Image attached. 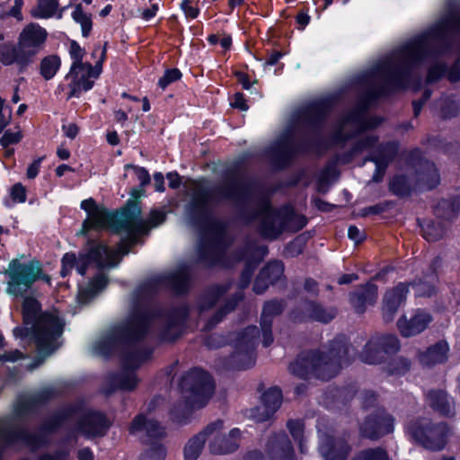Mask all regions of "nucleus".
<instances>
[{
	"instance_id": "obj_1",
	"label": "nucleus",
	"mask_w": 460,
	"mask_h": 460,
	"mask_svg": "<svg viewBox=\"0 0 460 460\" xmlns=\"http://www.w3.org/2000/svg\"><path fill=\"white\" fill-rule=\"evenodd\" d=\"M424 63L429 64V82L443 75L451 82L460 81V11L442 16L425 32L381 59L367 73V80L382 86L405 87L408 71Z\"/></svg>"
},
{
	"instance_id": "obj_2",
	"label": "nucleus",
	"mask_w": 460,
	"mask_h": 460,
	"mask_svg": "<svg viewBox=\"0 0 460 460\" xmlns=\"http://www.w3.org/2000/svg\"><path fill=\"white\" fill-rule=\"evenodd\" d=\"M125 229L128 234V240L111 249L101 243H91L89 251L79 254L78 258L74 253H66L62 258L61 275L66 277L75 267L81 275L85 273L86 268L90 265L97 267H111L119 263L122 255L129 252L128 246L136 243L137 236L143 234L147 230V225L156 226L164 220V214L162 211L155 210L150 214L148 222L140 217V209L137 204H132L124 212Z\"/></svg>"
},
{
	"instance_id": "obj_3",
	"label": "nucleus",
	"mask_w": 460,
	"mask_h": 460,
	"mask_svg": "<svg viewBox=\"0 0 460 460\" xmlns=\"http://www.w3.org/2000/svg\"><path fill=\"white\" fill-rule=\"evenodd\" d=\"M23 327L13 330L18 339L33 341L40 354L49 355L60 345L64 321L57 311L40 314V305L33 297L22 304Z\"/></svg>"
},
{
	"instance_id": "obj_4",
	"label": "nucleus",
	"mask_w": 460,
	"mask_h": 460,
	"mask_svg": "<svg viewBox=\"0 0 460 460\" xmlns=\"http://www.w3.org/2000/svg\"><path fill=\"white\" fill-rule=\"evenodd\" d=\"M380 123L376 118H367L361 113H352L343 119L336 132L337 141H343L349 137V133L353 131L356 137V142L351 148L350 152L347 155L339 157L341 163H349L354 160L358 155L364 153L368 154L366 160L375 162L376 167V173H383L390 156L386 155H377L376 154V146L377 137L369 131L370 128L376 127Z\"/></svg>"
},
{
	"instance_id": "obj_5",
	"label": "nucleus",
	"mask_w": 460,
	"mask_h": 460,
	"mask_svg": "<svg viewBox=\"0 0 460 460\" xmlns=\"http://www.w3.org/2000/svg\"><path fill=\"white\" fill-rule=\"evenodd\" d=\"M353 351V349L345 344L339 343L331 350V358L327 360L325 357L318 352L309 353L307 356L297 358L290 364V371L301 377L306 378L309 375H314L321 379H329L338 373L335 367L336 363L347 364V356Z\"/></svg>"
},
{
	"instance_id": "obj_6",
	"label": "nucleus",
	"mask_w": 460,
	"mask_h": 460,
	"mask_svg": "<svg viewBox=\"0 0 460 460\" xmlns=\"http://www.w3.org/2000/svg\"><path fill=\"white\" fill-rule=\"evenodd\" d=\"M150 323L147 314L142 310L135 311L123 323L114 327L109 333L93 344V351L102 356L110 355L122 343L142 337Z\"/></svg>"
},
{
	"instance_id": "obj_7",
	"label": "nucleus",
	"mask_w": 460,
	"mask_h": 460,
	"mask_svg": "<svg viewBox=\"0 0 460 460\" xmlns=\"http://www.w3.org/2000/svg\"><path fill=\"white\" fill-rule=\"evenodd\" d=\"M209 200L210 196L208 193L201 192L197 194L190 205L189 212L192 217H199L208 224L207 234L208 240L202 243L199 248L200 259L208 261L210 263H217L221 260L220 256L223 247L220 241L223 237V232L217 224L209 219Z\"/></svg>"
},
{
	"instance_id": "obj_8",
	"label": "nucleus",
	"mask_w": 460,
	"mask_h": 460,
	"mask_svg": "<svg viewBox=\"0 0 460 460\" xmlns=\"http://www.w3.org/2000/svg\"><path fill=\"white\" fill-rule=\"evenodd\" d=\"M4 275L7 278L6 292L14 296L24 295L38 279L50 283V278L43 274L40 263L35 261L22 262L19 260H13Z\"/></svg>"
},
{
	"instance_id": "obj_9",
	"label": "nucleus",
	"mask_w": 460,
	"mask_h": 460,
	"mask_svg": "<svg viewBox=\"0 0 460 460\" xmlns=\"http://www.w3.org/2000/svg\"><path fill=\"white\" fill-rule=\"evenodd\" d=\"M185 407H203L214 393V383L211 376L200 369L188 372L180 384Z\"/></svg>"
},
{
	"instance_id": "obj_10",
	"label": "nucleus",
	"mask_w": 460,
	"mask_h": 460,
	"mask_svg": "<svg viewBox=\"0 0 460 460\" xmlns=\"http://www.w3.org/2000/svg\"><path fill=\"white\" fill-rule=\"evenodd\" d=\"M406 432L425 448L434 451L443 449L451 434V430L446 423L433 424L428 419H420L408 423Z\"/></svg>"
},
{
	"instance_id": "obj_11",
	"label": "nucleus",
	"mask_w": 460,
	"mask_h": 460,
	"mask_svg": "<svg viewBox=\"0 0 460 460\" xmlns=\"http://www.w3.org/2000/svg\"><path fill=\"white\" fill-rule=\"evenodd\" d=\"M93 55L100 56V59L93 66L90 63L71 66L66 79L69 81L68 98L78 97L83 92H87L93 88L95 80L102 73V63L105 57V49L103 48H95Z\"/></svg>"
},
{
	"instance_id": "obj_12",
	"label": "nucleus",
	"mask_w": 460,
	"mask_h": 460,
	"mask_svg": "<svg viewBox=\"0 0 460 460\" xmlns=\"http://www.w3.org/2000/svg\"><path fill=\"white\" fill-rule=\"evenodd\" d=\"M149 356V350L138 347L131 348L130 351L123 357L124 369L118 375L110 376L108 381L110 387L106 389V393H111L116 389L124 391L135 389L138 384V379L136 374L129 371V369L138 367Z\"/></svg>"
},
{
	"instance_id": "obj_13",
	"label": "nucleus",
	"mask_w": 460,
	"mask_h": 460,
	"mask_svg": "<svg viewBox=\"0 0 460 460\" xmlns=\"http://www.w3.org/2000/svg\"><path fill=\"white\" fill-rule=\"evenodd\" d=\"M209 451L215 455L231 453L237 449L241 431L233 429L228 435L223 434V421L217 420L206 428Z\"/></svg>"
},
{
	"instance_id": "obj_14",
	"label": "nucleus",
	"mask_w": 460,
	"mask_h": 460,
	"mask_svg": "<svg viewBox=\"0 0 460 460\" xmlns=\"http://www.w3.org/2000/svg\"><path fill=\"white\" fill-rule=\"evenodd\" d=\"M258 330L254 326L248 327L243 333L238 334L235 340L236 351L232 357L235 367L245 369L255 364L254 347Z\"/></svg>"
},
{
	"instance_id": "obj_15",
	"label": "nucleus",
	"mask_w": 460,
	"mask_h": 460,
	"mask_svg": "<svg viewBox=\"0 0 460 460\" xmlns=\"http://www.w3.org/2000/svg\"><path fill=\"white\" fill-rule=\"evenodd\" d=\"M47 38V31L38 23L31 22L22 29L18 38V45L30 63L42 49Z\"/></svg>"
},
{
	"instance_id": "obj_16",
	"label": "nucleus",
	"mask_w": 460,
	"mask_h": 460,
	"mask_svg": "<svg viewBox=\"0 0 460 460\" xmlns=\"http://www.w3.org/2000/svg\"><path fill=\"white\" fill-rule=\"evenodd\" d=\"M399 347V341L395 335L372 337L360 355L361 360L367 364H376L381 360L383 353L396 352Z\"/></svg>"
},
{
	"instance_id": "obj_17",
	"label": "nucleus",
	"mask_w": 460,
	"mask_h": 460,
	"mask_svg": "<svg viewBox=\"0 0 460 460\" xmlns=\"http://www.w3.org/2000/svg\"><path fill=\"white\" fill-rule=\"evenodd\" d=\"M393 430L394 420L385 412H378L372 417H368L360 427L362 435L371 439H376L391 433Z\"/></svg>"
},
{
	"instance_id": "obj_18",
	"label": "nucleus",
	"mask_w": 460,
	"mask_h": 460,
	"mask_svg": "<svg viewBox=\"0 0 460 460\" xmlns=\"http://www.w3.org/2000/svg\"><path fill=\"white\" fill-rule=\"evenodd\" d=\"M81 208L87 213V217L83 224V233H87L90 229H101L107 226L110 218L108 212L96 206L93 199H87L81 202Z\"/></svg>"
},
{
	"instance_id": "obj_19",
	"label": "nucleus",
	"mask_w": 460,
	"mask_h": 460,
	"mask_svg": "<svg viewBox=\"0 0 460 460\" xmlns=\"http://www.w3.org/2000/svg\"><path fill=\"white\" fill-rule=\"evenodd\" d=\"M266 454L270 460H295L292 445L283 432L275 434L269 438Z\"/></svg>"
},
{
	"instance_id": "obj_20",
	"label": "nucleus",
	"mask_w": 460,
	"mask_h": 460,
	"mask_svg": "<svg viewBox=\"0 0 460 460\" xmlns=\"http://www.w3.org/2000/svg\"><path fill=\"white\" fill-rule=\"evenodd\" d=\"M431 322L429 313L418 310L410 319L403 316L398 320L397 326L404 337L417 335L423 332Z\"/></svg>"
},
{
	"instance_id": "obj_21",
	"label": "nucleus",
	"mask_w": 460,
	"mask_h": 460,
	"mask_svg": "<svg viewBox=\"0 0 460 460\" xmlns=\"http://www.w3.org/2000/svg\"><path fill=\"white\" fill-rule=\"evenodd\" d=\"M319 451L326 460H343L349 454L347 443L341 438H334L329 435H320Z\"/></svg>"
},
{
	"instance_id": "obj_22",
	"label": "nucleus",
	"mask_w": 460,
	"mask_h": 460,
	"mask_svg": "<svg viewBox=\"0 0 460 460\" xmlns=\"http://www.w3.org/2000/svg\"><path fill=\"white\" fill-rule=\"evenodd\" d=\"M281 391L277 387L268 389L262 395V403L253 411L252 416L258 421L268 420L281 404Z\"/></svg>"
},
{
	"instance_id": "obj_23",
	"label": "nucleus",
	"mask_w": 460,
	"mask_h": 460,
	"mask_svg": "<svg viewBox=\"0 0 460 460\" xmlns=\"http://www.w3.org/2000/svg\"><path fill=\"white\" fill-rule=\"evenodd\" d=\"M407 293L408 288L402 283L385 293L383 300V314L386 321L392 320L394 313L406 299Z\"/></svg>"
},
{
	"instance_id": "obj_24",
	"label": "nucleus",
	"mask_w": 460,
	"mask_h": 460,
	"mask_svg": "<svg viewBox=\"0 0 460 460\" xmlns=\"http://www.w3.org/2000/svg\"><path fill=\"white\" fill-rule=\"evenodd\" d=\"M4 40V35L0 33V41H3ZM0 62L4 66L16 64L21 69L25 68L31 64L20 47H15L10 42H0Z\"/></svg>"
},
{
	"instance_id": "obj_25",
	"label": "nucleus",
	"mask_w": 460,
	"mask_h": 460,
	"mask_svg": "<svg viewBox=\"0 0 460 460\" xmlns=\"http://www.w3.org/2000/svg\"><path fill=\"white\" fill-rule=\"evenodd\" d=\"M110 422L105 416L99 412L86 415L79 425V431L87 437L103 435L109 428Z\"/></svg>"
},
{
	"instance_id": "obj_26",
	"label": "nucleus",
	"mask_w": 460,
	"mask_h": 460,
	"mask_svg": "<svg viewBox=\"0 0 460 460\" xmlns=\"http://www.w3.org/2000/svg\"><path fill=\"white\" fill-rule=\"evenodd\" d=\"M283 310V305L279 301H270L264 305L261 314V332L262 342L265 347L271 344L273 337L271 334V321L274 315L280 314Z\"/></svg>"
},
{
	"instance_id": "obj_27",
	"label": "nucleus",
	"mask_w": 460,
	"mask_h": 460,
	"mask_svg": "<svg viewBox=\"0 0 460 460\" xmlns=\"http://www.w3.org/2000/svg\"><path fill=\"white\" fill-rule=\"evenodd\" d=\"M129 432L131 434H138L145 432L149 438H162L164 436V429L156 421L146 419L143 414L137 415L132 421Z\"/></svg>"
},
{
	"instance_id": "obj_28",
	"label": "nucleus",
	"mask_w": 460,
	"mask_h": 460,
	"mask_svg": "<svg viewBox=\"0 0 460 460\" xmlns=\"http://www.w3.org/2000/svg\"><path fill=\"white\" fill-rule=\"evenodd\" d=\"M429 405L436 411L445 416L455 413L454 400L444 391H431L427 395Z\"/></svg>"
},
{
	"instance_id": "obj_29",
	"label": "nucleus",
	"mask_w": 460,
	"mask_h": 460,
	"mask_svg": "<svg viewBox=\"0 0 460 460\" xmlns=\"http://www.w3.org/2000/svg\"><path fill=\"white\" fill-rule=\"evenodd\" d=\"M376 297L377 287L373 283H367L360 291L351 295L350 302L358 313H362L368 305L375 304Z\"/></svg>"
},
{
	"instance_id": "obj_30",
	"label": "nucleus",
	"mask_w": 460,
	"mask_h": 460,
	"mask_svg": "<svg viewBox=\"0 0 460 460\" xmlns=\"http://www.w3.org/2000/svg\"><path fill=\"white\" fill-rule=\"evenodd\" d=\"M261 233L268 238H275L282 231V223L279 213L265 206L261 215Z\"/></svg>"
},
{
	"instance_id": "obj_31",
	"label": "nucleus",
	"mask_w": 460,
	"mask_h": 460,
	"mask_svg": "<svg viewBox=\"0 0 460 460\" xmlns=\"http://www.w3.org/2000/svg\"><path fill=\"white\" fill-rule=\"evenodd\" d=\"M449 347L446 341H438L429 347L426 352L420 355V361L424 366H433L443 363L447 358Z\"/></svg>"
},
{
	"instance_id": "obj_32",
	"label": "nucleus",
	"mask_w": 460,
	"mask_h": 460,
	"mask_svg": "<svg viewBox=\"0 0 460 460\" xmlns=\"http://www.w3.org/2000/svg\"><path fill=\"white\" fill-rule=\"evenodd\" d=\"M283 271L284 267L280 261H273L269 263L257 277L253 286L254 292L257 294H261L267 289V285L260 288V282L262 279H267L269 282L274 283L282 276Z\"/></svg>"
},
{
	"instance_id": "obj_33",
	"label": "nucleus",
	"mask_w": 460,
	"mask_h": 460,
	"mask_svg": "<svg viewBox=\"0 0 460 460\" xmlns=\"http://www.w3.org/2000/svg\"><path fill=\"white\" fill-rule=\"evenodd\" d=\"M107 285V279L103 274L97 275L87 286L79 285L77 299L80 304H85L94 297Z\"/></svg>"
},
{
	"instance_id": "obj_34",
	"label": "nucleus",
	"mask_w": 460,
	"mask_h": 460,
	"mask_svg": "<svg viewBox=\"0 0 460 460\" xmlns=\"http://www.w3.org/2000/svg\"><path fill=\"white\" fill-rule=\"evenodd\" d=\"M31 15L36 19L61 18L58 0H38L37 5L31 10Z\"/></svg>"
},
{
	"instance_id": "obj_35",
	"label": "nucleus",
	"mask_w": 460,
	"mask_h": 460,
	"mask_svg": "<svg viewBox=\"0 0 460 460\" xmlns=\"http://www.w3.org/2000/svg\"><path fill=\"white\" fill-rule=\"evenodd\" d=\"M205 442H208L206 429L191 438L184 447L185 460H197L200 455Z\"/></svg>"
},
{
	"instance_id": "obj_36",
	"label": "nucleus",
	"mask_w": 460,
	"mask_h": 460,
	"mask_svg": "<svg viewBox=\"0 0 460 460\" xmlns=\"http://www.w3.org/2000/svg\"><path fill=\"white\" fill-rule=\"evenodd\" d=\"M307 311L310 318L313 320L328 323L332 320L336 315V310L333 308H323L318 305H309Z\"/></svg>"
},
{
	"instance_id": "obj_37",
	"label": "nucleus",
	"mask_w": 460,
	"mask_h": 460,
	"mask_svg": "<svg viewBox=\"0 0 460 460\" xmlns=\"http://www.w3.org/2000/svg\"><path fill=\"white\" fill-rule=\"evenodd\" d=\"M59 66L60 59L57 56H49L41 61L40 73L45 79L49 80L57 74Z\"/></svg>"
},
{
	"instance_id": "obj_38",
	"label": "nucleus",
	"mask_w": 460,
	"mask_h": 460,
	"mask_svg": "<svg viewBox=\"0 0 460 460\" xmlns=\"http://www.w3.org/2000/svg\"><path fill=\"white\" fill-rule=\"evenodd\" d=\"M73 19L81 25L82 34L87 37L92 30V21L81 7H76L72 13Z\"/></svg>"
},
{
	"instance_id": "obj_39",
	"label": "nucleus",
	"mask_w": 460,
	"mask_h": 460,
	"mask_svg": "<svg viewBox=\"0 0 460 460\" xmlns=\"http://www.w3.org/2000/svg\"><path fill=\"white\" fill-rule=\"evenodd\" d=\"M40 401L38 396H21L15 405L14 411L17 415H22L31 411Z\"/></svg>"
},
{
	"instance_id": "obj_40",
	"label": "nucleus",
	"mask_w": 460,
	"mask_h": 460,
	"mask_svg": "<svg viewBox=\"0 0 460 460\" xmlns=\"http://www.w3.org/2000/svg\"><path fill=\"white\" fill-rule=\"evenodd\" d=\"M423 237L429 242L440 239L444 234V229L439 223H428L422 227Z\"/></svg>"
},
{
	"instance_id": "obj_41",
	"label": "nucleus",
	"mask_w": 460,
	"mask_h": 460,
	"mask_svg": "<svg viewBox=\"0 0 460 460\" xmlns=\"http://www.w3.org/2000/svg\"><path fill=\"white\" fill-rule=\"evenodd\" d=\"M165 448L160 443H155L150 448L145 451L141 456L140 460H164Z\"/></svg>"
},
{
	"instance_id": "obj_42",
	"label": "nucleus",
	"mask_w": 460,
	"mask_h": 460,
	"mask_svg": "<svg viewBox=\"0 0 460 460\" xmlns=\"http://www.w3.org/2000/svg\"><path fill=\"white\" fill-rule=\"evenodd\" d=\"M428 279L425 281H419L414 285L417 296H430L434 292V282L436 276L434 274L429 275Z\"/></svg>"
},
{
	"instance_id": "obj_43",
	"label": "nucleus",
	"mask_w": 460,
	"mask_h": 460,
	"mask_svg": "<svg viewBox=\"0 0 460 460\" xmlns=\"http://www.w3.org/2000/svg\"><path fill=\"white\" fill-rule=\"evenodd\" d=\"M288 428L294 439L298 441L301 453L305 452V446L302 440L304 433V424L300 420H290L288 422Z\"/></svg>"
},
{
	"instance_id": "obj_44",
	"label": "nucleus",
	"mask_w": 460,
	"mask_h": 460,
	"mask_svg": "<svg viewBox=\"0 0 460 460\" xmlns=\"http://www.w3.org/2000/svg\"><path fill=\"white\" fill-rule=\"evenodd\" d=\"M353 460H388L385 451L381 448L365 450Z\"/></svg>"
},
{
	"instance_id": "obj_45",
	"label": "nucleus",
	"mask_w": 460,
	"mask_h": 460,
	"mask_svg": "<svg viewBox=\"0 0 460 460\" xmlns=\"http://www.w3.org/2000/svg\"><path fill=\"white\" fill-rule=\"evenodd\" d=\"M125 169H126L127 173L132 172L137 177V179L139 181V182L142 186L149 183L150 176H149L148 172L145 168L138 167V166L127 165L125 167Z\"/></svg>"
},
{
	"instance_id": "obj_46",
	"label": "nucleus",
	"mask_w": 460,
	"mask_h": 460,
	"mask_svg": "<svg viewBox=\"0 0 460 460\" xmlns=\"http://www.w3.org/2000/svg\"><path fill=\"white\" fill-rule=\"evenodd\" d=\"M188 275L184 271H180L177 273L172 274L171 282L173 287V288L177 292H182L185 290L188 285Z\"/></svg>"
},
{
	"instance_id": "obj_47",
	"label": "nucleus",
	"mask_w": 460,
	"mask_h": 460,
	"mask_svg": "<svg viewBox=\"0 0 460 460\" xmlns=\"http://www.w3.org/2000/svg\"><path fill=\"white\" fill-rule=\"evenodd\" d=\"M181 75V74L178 69H169L159 79L158 84L162 89H165L170 84L179 80Z\"/></svg>"
},
{
	"instance_id": "obj_48",
	"label": "nucleus",
	"mask_w": 460,
	"mask_h": 460,
	"mask_svg": "<svg viewBox=\"0 0 460 460\" xmlns=\"http://www.w3.org/2000/svg\"><path fill=\"white\" fill-rule=\"evenodd\" d=\"M69 54L73 60L71 66L85 64L83 62L84 50L75 41H72L69 48Z\"/></svg>"
},
{
	"instance_id": "obj_49",
	"label": "nucleus",
	"mask_w": 460,
	"mask_h": 460,
	"mask_svg": "<svg viewBox=\"0 0 460 460\" xmlns=\"http://www.w3.org/2000/svg\"><path fill=\"white\" fill-rule=\"evenodd\" d=\"M16 435L7 425L0 423V450L8 444L14 441Z\"/></svg>"
},
{
	"instance_id": "obj_50",
	"label": "nucleus",
	"mask_w": 460,
	"mask_h": 460,
	"mask_svg": "<svg viewBox=\"0 0 460 460\" xmlns=\"http://www.w3.org/2000/svg\"><path fill=\"white\" fill-rule=\"evenodd\" d=\"M10 194L14 202L22 203L26 200V190L21 183L14 184Z\"/></svg>"
},
{
	"instance_id": "obj_51",
	"label": "nucleus",
	"mask_w": 460,
	"mask_h": 460,
	"mask_svg": "<svg viewBox=\"0 0 460 460\" xmlns=\"http://www.w3.org/2000/svg\"><path fill=\"white\" fill-rule=\"evenodd\" d=\"M21 138H22V136H21L20 131L7 130L4 132V134L3 135L2 138H1V144L4 146H7L9 145L18 143L21 140Z\"/></svg>"
},
{
	"instance_id": "obj_52",
	"label": "nucleus",
	"mask_w": 460,
	"mask_h": 460,
	"mask_svg": "<svg viewBox=\"0 0 460 460\" xmlns=\"http://www.w3.org/2000/svg\"><path fill=\"white\" fill-rule=\"evenodd\" d=\"M4 348V338L0 334V362H13L22 357V353L18 350L11 351L9 353H3L2 349Z\"/></svg>"
},
{
	"instance_id": "obj_53",
	"label": "nucleus",
	"mask_w": 460,
	"mask_h": 460,
	"mask_svg": "<svg viewBox=\"0 0 460 460\" xmlns=\"http://www.w3.org/2000/svg\"><path fill=\"white\" fill-rule=\"evenodd\" d=\"M427 183L426 188L427 189H432L436 187L439 183V174L438 172V170L434 167V165H430L429 168V173L427 175Z\"/></svg>"
},
{
	"instance_id": "obj_54",
	"label": "nucleus",
	"mask_w": 460,
	"mask_h": 460,
	"mask_svg": "<svg viewBox=\"0 0 460 460\" xmlns=\"http://www.w3.org/2000/svg\"><path fill=\"white\" fill-rule=\"evenodd\" d=\"M181 7L188 18L194 19L199 14V10L191 4L190 0H183Z\"/></svg>"
},
{
	"instance_id": "obj_55",
	"label": "nucleus",
	"mask_w": 460,
	"mask_h": 460,
	"mask_svg": "<svg viewBox=\"0 0 460 460\" xmlns=\"http://www.w3.org/2000/svg\"><path fill=\"white\" fill-rule=\"evenodd\" d=\"M42 160H43V158L40 157V158L34 160L28 166L27 172H26L27 178L34 179L38 175V173L40 172V164H41Z\"/></svg>"
},
{
	"instance_id": "obj_56",
	"label": "nucleus",
	"mask_w": 460,
	"mask_h": 460,
	"mask_svg": "<svg viewBox=\"0 0 460 460\" xmlns=\"http://www.w3.org/2000/svg\"><path fill=\"white\" fill-rule=\"evenodd\" d=\"M231 105L234 108H237L241 111H247L248 105L246 104V101L243 95L240 93L234 94L233 101L231 102Z\"/></svg>"
},
{
	"instance_id": "obj_57",
	"label": "nucleus",
	"mask_w": 460,
	"mask_h": 460,
	"mask_svg": "<svg viewBox=\"0 0 460 460\" xmlns=\"http://www.w3.org/2000/svg\"><path fill=\"white\" fill-rule=\"evenodd\" d=\"M348 235H349V239H351L355 243H359L363 239L362 233L360 232V230L358 227H356L354 226H351L349 227Z\"/></svg>"
},
{
	"instance_id": "obj_58",
	"label": "nucleus",
	"mask_w": 460,
	"mask_h": 460,
	"mask_svg": "<svg viewBox=\"0 0 460 460\" xmlns=\"http://www.w3.org/2000/svg\"><path fill=\"white\" fill-rule=\"evenodd\" d=\"M23 5V0H13V6L10 11V14L18 20H22V16L21 13V9Z\"/></svg>"
},
{
	"instance_id": "obj_59",
	"label": "nucleus",
	"mask_w": 460,
	"mask_h": 460,
	"mask_svg": "<svg viewBox=\"0 0 460 460\" xmlns=\"http://www.w3.org/2000/svg\"><path fill=\"white\" fill-rule=\"evenodd\" d=\"M159 9V5L157 3H154L151 6L142 12L143 19L148 21L155 16L157 11Z\"/></svg>"
},
{
	"instance_id": "obj_60",
	"label": "nucleus",
	"mask_w": 460,
	"mask_h": 460,
	"mask_svg": "<svg viewBox=\"0 0 460 460\" xmlns=\"http://www.w3.org/2000/svg\"><path fill=\"white\" fill-rule=\"evenodd\" d=\"M65 135L69 138H75L78 133V128L74 123H69L63 126Z\"/></svg>"
},
{
	"instance_id": "obj_61",
	"label": "nucleus",
	"mask_w": 460,
	"mask_h": 460,
	"mask_svg": "<svg viewBox=\"0 0 460 460\" xmlns=\"http://www.w3.org/2000/svg\"><path fill=\"white\" fill-rule=\"evenodd\" d=\"M167 180L169 181V186L172 189H176L181 184V178L176 172H169L166 175Z\"/></svg>"
},
{
	"instance_id": "obj_62",
	"label": "nucleus",
	"mask_w": 460,
	"mask_h": 460,
	"mask_svg": "<svg viewBox=\"0 0 460 460\" xmlns=\"http://www.w3.org/2000/svg\"><path fill=\"white\" fill-rule=\"evenodd\" d=\"M154 182L155 190L160 192L164 190V176L161 172H156L154 174Z\"/></svg>"
},
{
	"instance_id": "obj_63",
	"label": "nucleus",
	"mask_w": 460,
	"mask_h": 460,
	"mask_svg": "<svg viewBox=\"0 0 460 460\" xmlns=\"http://www.w3.org/2000/svg\"><path fill=\"white\" fill-rule=\"evenodd\" d=\"M310 17L308 14L301 13L296 16V22L299 25L300 30H304L305 27L309 23Z\"/></svg>"
},
{
	"instance_id": "obj_64",
	"label": "nucleus",
	"mask_w": 460,
	"mask_h": 460,
	"mask_svg": "<svg viewBox=\"0 0 460 460\" xmlns=\"http://www.w3.org/2000/svg\"><path fill=\"white\" fill-rule=\"evenodd\" d=\"M79 460H93V456L89 448H83L78 452Z\"/></svg>"
}]
</instances>
